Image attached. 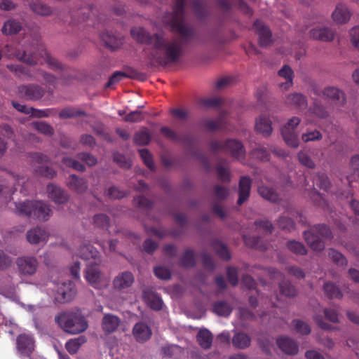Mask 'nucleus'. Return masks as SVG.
I'll return each mask as SVG.
<instances>
[{"label": "nucleus", "mask_w": 359, "mask_h": 359, "mask_svg": "<svg viewBox=\"0 0 359 359\" xmlns=\"http://www.w3.org/2000/svg\"><path fill=\"white\" fill-rule=\"evenodd\" d=\"M184 5L185 0H175L173 12L164 17V22L182 39H165L161 34H151L142 27L130 29L131 36L137 43L152 45L150 57L160 65L177 62L184 55V43L189 42L194 35L193 29L184 22Z\"/></svg>", "instance_id": "1"}, {"label": "nucleus", "mask_w": 359, "mask_h": 359, "mask_svg": "<svg viewBox=\"0 0 359 359\" xmlns=\"http://www.w3.org/2000/svg\"><path fill=\"white\" fill-rule=\"evenodd\" d=\"M55 323L62 330L71 334L85 332L88 324L85 317L76 312H62L55 317Z\"/></svg>", "instance_id": "2"}, {"label": "nucleus", "mask_w": 359, "mask_h": 359, "mask_svg": "<svg viewBox=\"0 0 359 359\" xmlns=\"http://www.w3.org/2000/svg\"><path fill=\"white\" fill-rule=\"evenodd\" d=\"M303 236L309 248L316 252H322L325 249V244L323 239L333 238L330 228L325 224L311 226L309 230L303 232Z\"/></svg>", "instance_id": "3"}, {"label": "nucleus", "mask_w": 359, "mask_h": 359, "mask_svg": "<svg viewBox=\"0 0 359 359\" xmlns=\"http://www.w3.org/2000/svg\"><path fill=\"white\" fill-rule=\"evenodd\" d=\"M84 277L88 283L96 290H103L108 285L109 280L104 276L99 266L95 263L87 265Z\"/></svg>", "instance_id": "4"}, {"label": "nucleus", "mask_w": 359, "mask_h": 359, "mask_svg": "<svg viewBox=\"0 0 359 359\" xmlns=\"http://www.w3.org/2000/svg\"><path fill=\"white\" fill-rule=\"evenodd\" d=\"M20 97L28 101H39L46 95V89L37 83L21 84L17 88Z\"/></svg>", "instance_id": "5"}, {"label": "nucleus", "mask_w": 359, "mask_h": 359, "mask_svg": "<svg viewBox=\"0 0 359 359\" xmlns=\"http://www.w3.org/2000/svg\"><path fill=\"white\" fill-rule=\"evenodd\" d=\"M16 265L20 275L23 276H31L34 275L37 271L39 262L36 257L25 255L17 258Z\"/></svg>", "instance_id": "6"}, {"label": "nucleus", "mask_w": 359, "mask_h": 359, "mask_svg": "<svg viewBox=\"0 0 359 359\" xmlns=\"http://www.w3.org/2000/svg\"><path fill=\"white\" fill-rule=\"evenodd\" d=\"M76 293V285L73 282L62 283L57 289L55 299L58 303H67L74 299Z\"/></svg>", "instance_id": "7"}, {"label": "nucleus", "mask_w": 359, "mask_h": 359, "mask_svg": "<svg viewBox=\"0 0 359 359\" xmlns=\"http://www.w3.org/2000/svg\"><path fill=\"white\" fill-rule=\"evenodd\" d=\"M321 95L324 99L331 100L339 107H344L346 104V95L345 93L334 86H327L321 90Z\"/></svg>", "instance_id": "8"}, {"label": "nucleus", "mask_w": 359, "mask_h": 359, "mask_svg": "<svg viewBox=\"0 0 359 359\" xmlns=\"http://www.w3.org/2000/svg\"><path fill=\"white\" fill-rule=\"evenodd\" d=\"M31 217L43 222L48 221L53 211L50 205L42 201H32Z\"/></svg>", "instance_id": "9"}, {"label": "nucleus", "mask_w": 359, "mask_h": 359, "mask_svg": "<svg viewBox=\"0 0 359 359\" xmlns=\"http://www.w3.org/2000/svg\"><path fill=\"white\" fill-rule=\"evenodd\" d=\"M135 281V277L130 271H123L116 276L112 285L115 290L123 291L130 287Z\"/></svg>", "instance_id": "10"}, {"label": "nucleus", "mask_w": 359, "mask_h": 359, "mask_svg": "<svg viewBox=\"0 0 359 359\" xmlns=\"http://www.w3.org/2000/svg\"><path fill=\"white\" fill-rule=\"evenodd\" d=\"M28 6L34 14L39 16L48 17L55 13V9L41 0H29Z\"/></svg>", "instance_id": "11"}, {"label": "nucleus", "mask_w": 359, "mask_h": 359, "mask_svg": "<svg viewBox=\"0 0 359 359\" xmlns=\"http://www.w3.org/2000/svg\"><path fill=\"white\" fill-rule=\"evenodd\" d=\"M255 29L259 35V44L262 48H266L273 43L272 34L269 28L261 21L257 20L254 23Z\"/></svg>", "instance_id": "12"}, {"label": "nucleus", "mask_w": 359, "mask_h": 359, "mask_svg": "<svg viewBox=\"0 0 359 359\" xmlns=\"http://www.w3.org/2000/svg\"><path fill=\"white\" fill-rule=\"evenodd\" d=\"M67 187L76 194H83L88 189V182L83 177H80L74 174L68 177Z\"/></svg>", "instance_id": "13"}, {"label": "nucleus", "mask_w": 359, "mask_h": 359, "mask_svg": "<svg viewBox=\"0 0 359 359\" xmlns=\"http://www.w3.org/2000/svg\"><path fill=\"white\" fill-rule=\"evenodd\" d=\"M285 103L296 109L305 110L308 106L306 97L301 93H291L286 95Z\"/></svg>", "instance_id": "14"}, {"label": "nucleus", "mask_w": 359, "mask_h": 359, "mask_svg": "<svg viewBox=\"0 0 359 359\" xmlns=\"http://www.w3.org/2000/svg\"><path fill=\"white\" fill-rule=\"evenodd\" d=\"M310 38L323 42H330L334 38V32L329 27L317 26L309 31Z\"/></svg>", "instance_id": "15"}, {"label": "nucleus", "mask_w": 359, "mask_h": 359, "mask_svg": "<svg viewBox=\"0 0 359 359\" xmlns=\"http://www.w3.org/2000/svg\"><path fill=\"white\" fill-rule=\"evenodd\" d=\"M47 191L49 198L57 204H65L69 201V195L67 191L55 184H48Z\"/></svg>", "instance_id": "16"}, {"label": "nucleus", "mask_w": 359, "mask_h": 359, "mask_svg": "<svg viewBox=\"0 0 359 359\" xmlns=\"http://www.w3.org/2000/svg\"><path fill=\"white\" fill-rule=\"evenodd\" d=\"M252 180L248 176H243L239 180L238 184V198L237 204L241 205L247 201L250 197Z\"/></svg>", "instance_id": "17"}, {"label": "nucleus", "mask_w": 359, "mask_h": 359, "mask_svg": "<svg viewBox=\"0 0 359 359\" xmlns=\"http://www.w3.org/2000/svg\"><path fill=\"white\" fill-rule=\"evenodd\" d=\"M133 334L137 342L143 343L151 338L152 332L147 324L138 322L133 328Z\"/></svg>", "instance_id": "18"}, {"label": "nucleus", "mask_w": 359, "mask_h": 359, "mask_svg": "<svg viewBox=\"0 0 359 359\" xmlns=\"http://www.w3.org/2000/svg\"><path fill=\"white\" fill-rule=\"evenodd\" d=\"M120 322L118 316L111 313L104 314L101 322L102 331L106 334L114 332L118 329Z\"/></svg>", "instance_id": "19"}, {"label": "nucleus", "mask_w": 359, "mask_h": 359, "mask_svg": "<svg viewBox=\"0 0 359 359\" xmlns=\"http://www.w3.org/2000/svg\"><path fill=\"white\" fill-rule=\"evenodd\" d=\"M278 348L287 355H295L299 351V346L295 341L287 337H279L276 340Z\"/></svg>", "instance_id": "20"}, {"label": "nucleus", "mask_w": 359, "mask_h": 359, "mask_svg": "<svg viewBox=\"0 0 359 359\" xmlns=\"http://www.w3.org/2000/svg\"><path fill=\"white\" fill-rule=\"evenodd\" d=\"M48 237V234L45 229L36 226L27 231L26 238L31 245H37L41 242L46 241Z\"/></svg>", "instance_id": "21"}, {"label": "nucleus", "mask_w": 359, "mask_h": 359, "mask_svg": "<svg viewBox=\"0 0 359 359\" xmlns=\"http://www.w3.org/2000/svg\"><path fill=\"white\" fill-rule=\"evenodd\" d=\"M224 152H229L232 156L239 158L244 155L245 149L241 142L237 140H227L224 142Z\"/></svg>", "instance_id": "22"}, {"label": "nucleus", "mask_w": 359, "mask_h": 359, "mask_svg": "<svg viewBox=\"0 0 359 359\" xmlns=\"http://www.w3.org/2000/svg\"><path fill=\"white\" fill-rule=\"evenodd\" d=\"M161 133L168 140L174 142H180L189 144L191 142V137L189 135H180L168 127L163 126L161 128Z\"/></svg>", "instance_id": "23"}, {"label": "nucleus", "mask_w": 359, "mask_h": 359, "mask_svg": "<svg viewBox=\"0 0 359 359\" xmlns=\"http://www.w3.org/2000/svg\"><path fill=\"white\" fill-rule=\"evenodd\" d=\"M258 193L264 200L277 203L281 201L280 194L272 187L261 185L258 187Z\"/></svg>", "instance_id": "24"}, {"label": "nucleus", "mask_w": 359, "mask_h": 359, "mask_svg": "<svg viewBox=\"0 0 359 359\" xmlns=\"http://www.w3.org/2000/svg\"><path fill=\"white\" fill-rule=\"evenodd\" d=\"M142 297L151 309L159 311L163 308V301L157 293L150 290H145L143 291Z\"/></svg>", "instance_id": "25"}, {"label": "nucleus", "mask_w": 359, "mask_h": 359, "mask_svg": "<svg viewBox=\"0 0 359 359\" xmlns=\"http://www.w3.org/2000/svg\"><path fill=\"white\" fill-rule=\"evenodd\" d=\"M332 16L334 22L343 24L349 20L351 18V12L346 5L344 4H339L337 5Z\"/></svg>", "instance_id": "26"}, {"label": "nucleus", "mask_w": 359, "mask_h": 359, "mask_svg": "<svg viewBox=\"0 0 359 359\" xmlns=\"http://www.w3.org/2000/svg\"><path fill=\"white\" fill-rule=\"evenodd\" d=\"M17 348L25 354H29L34 351V341L27 334H20L17 338Z\"/></svg>", "instance_id": "27"}, {"label": "nucleus", "mask_w": 359, "mask_h": 359, "mask_svg": "<svg viewBox=\"0 0 359 359\" xmlns=\"http://www.w3.org/2000/svg\"><path fill=\"white\" fill-rule=\"evenodd\" d=\"M40 55L41 57H44L45 62L50 69L60 72L67 70L68 68L65 65L53 57L50 53H47L46 50H42Z\"/></svg>", "instance_id": "28"}, {"label": "nucleus", "mask_w": 359, "mask_h": 359, "mask_svg": "<svg viewBox=\"0 0 359 359\" xmlns=\"http://www.w3.org/2000/svg\"><path fill=\"white\" fill-rule=\"evenodd\" d=\"M100 37L104 45L112 50L118 48L122 44V40L120 37L108 31L103 32Z\"/></svg>", "instance_id": "29"}, {"label": "nucleus", "mask_w": 359, "mask_h": 359, "mask_svg": "<svg viewBox=\"0 0 359 359\" xmlns=\"http://www.w3.org/2000/svg\"><path fill=\"white\" fill-rule=\"evenodd\" d=\"M81 116L86 117L88 114L84 110L74 107H65L59 113V117L61 119L74 118Z\"/></svg>", "instance_id": "30"}, {"label": "nucleus", "mask_w": 359, "mask_h": 359, "mask_svg": "<svg viewBox=\"0 0 359 359\" xmlns=\"http://www.w3.org/2000/svg\"><path fill=\"white\" fill-rule=\"evenodd\" d=\"M126 77L132 79L138 78V73L135 70H130L128 73L120 71L115 72L110 76L108 82L105 85V87L110 88L111 86L118 83L121 80Z\"/></svg>", "instance_id": "31"}, {"label": "nucleus", "mask_w": 359, "mask_h": 359, "mask_svg": "<svg viewBox=\"0 0 359 359\" xmlns=\"http://www.w3.org/2000/svg\"><path fill=\"white\" fill-rule=\"evenodd\" d=\"M16 58L30 66H35L38 62V56L36 53H27L25 50H18L15 53Z\"/></svg>", "instance_id": "32"}, {"label": "nucleus", "mask_w": 359, "mask_h": 359, "mask_svg": "<svg viewBox=\"0 0 359 359\" xmlns=\"http://www.w3.org/2000/svg\"><path fill=\"white\" fill-rule=\"evenodd\" d=\"M255 129L264 136L268 137L272 133L271 122L268 118L260 116L256 121Z\"/></svg>", "instance_id": "33"}, {"label": "nucleus", "mask_w": 359, "mask_h": 359, "mask_svg": "<svg viewBox=\"0 0 359 359\" xmlns=\"http://www.w3.org/2000/svg\"><path fill=\"white\" fill-rule=\"evenodd\" d=\"M15 208L13 212L20 216H26L31 217L32 201L27 200L25 201L14 202Z\"/></svg>", "instance_id": "34"}, {"label": "nucleus", "mask_w": 359, "mask_h": 359, "mask_svg": "<svg viewBox=\"0 0 359 359\" xmlns=\"http://www.w3.org/2000/svg\"><path fill=\"white\" fill-rule=\"evenodd\" d=\"M196 264L195 252L192 249H187L180 258V265L184 268H192Z\"/></svg>", "instance_id": "35"}, {"label": "nucleus", "mask_w": 359, "mask_h": 359, "mask_svg": "<svg viewBox=\"0 0 359 359\" xmlns=\"http://www.w3.org/2000/svg\"><path fill=\"white\" fill-rule=\"evenodd\" d=\"M198 344L205 349L211 347L212 343V334L207 329L200 330L196 336Z\"/></svg>", "instance_id": "36"}, {"label": "nucleus", "mask_w": 359, "mask_h": 359, "mask_svg": "<svg viewBox=\"0 0 359 359\" xmlns=\"http://www.w3.org/2000/svg\"><path fill=\"white\" fill-rule=\"evenodd\" d=\"M211 246L216 254L223 260L229 261L231 256L227 246L218 240L212 242Z\"/></svg>", "instance_id": "37"}, {"label": "nucleus", "mask_w": 359, "mask_h": 359, "mask_svg": "<svg viewBox=\"0 0 359 359\" xmlns=\"http://www.w3.org/2000/svg\"><path fill=\"white\" fill-rule=\"evenodd\" d=\"M251 338L245 333H236L232 339L233 345L239 349H245L250 346Z\"/></svg>", "instance_id": "38"}, {"label": "nucleus", "mask_w": 359, "mask_h": 359, "mask_svg": "<svg viewBox=\"0 0 359 359\" xmlns=\"http://www.w3.org/2000/svg\"><path fill=\"white\" fill-rule=\"evenodd\" d=\"M281 133L285 142L290 147L297 148L299 146L298 135L294 130L282 128Z\"/></svg>", "instance_id": "39"}, {"label": "nucleus", "mask_w": 359, "mask_h": 359, "mask_svg": "<svg viewBox=\"0 0 359 359\" xmlns=\"http://www.w3.org/2000/svg\"><path fill=\"white\" fill-rule=\"evenodd\" d=\"M328 257L339 267L345 268L348 265L346 257L341 252L334 248L328 250Z\"/></svg>", "instance_id": "40"}, {"label": "nucleus", "mask_w": 359, "mask_h": 359, "mask_svg": "<svg viewBox=\"0 0 359 359\" xmlns=\"http://www.w3.org/2000/svg\"><path fill=\"white\" fill-rule=\"evenodd\" d=\"M22 29L20 22L15 20L6 21L1 28V32L5 35H13L18 34Z\"/></svg>", "instance_id": "41"}, {"label": "nucleus", "mask_w": 359, "mask_h": 359, "mask_svg": "<svg viewBox=\"0 0 359 359\" xmlns=\"http://www.w3.org/2000/svg\"><path fill=\"white\" fill-rule=\"evenodd\" d=\"M323 290L329 299H341L343 297L339 287L332 282L325 283L323 285Z\"/></svg>", "instance_id": "42"}, {"label": "nucleus", "mask_w": 359, "mask_h": 359, "mask_svg": "<svg viewBox=\"0 0 359 359\" xmlns=\"http://www.w3.org/2000/svg\"><path fill=\"white\" fill-rule=\"evenodd\" d=\"M151 136L147 128H142L134 135V142L140 146L147 145L149 143Z\"/></svg>", "instance_id": "43"}, {"label": "nucleus", "mask_w": 359, "mask_h": 359, "mask_svg": "<svg viewBox=\"0 0 359 359\" xmlns=\"http://www.w3.org/2000/svg\"><path fill=\"white\" fill-rule=\"evenodd\" d=\"M86 338L83 336L69 339L65 344V348L72 355L76 353L81 346L86 342Z\"/></svg>", "instance_id": "44"}, {"label": "nucleus", "mask_w": 359, "mask_h": 359, "mask_svg": "<svg viewBox=\"0 0 359 359\" xmlns=\"http://www.w3.org/2000/svg\"><path fill=\"white\" fill-rule=\"evenodd\" d=\"M130 192L128 191L122 190L119 187L116 186H111L106 191L105 194L110 199L113 200H119L124 197H126L129 195Z\"/></svg>", "instance_id": "45"}, {"label": "nucleus", "mask_w": 359, "mask_h": 359, "mask_svg": "<svg viewBox=\"0 0 359 359\" xmlns=\"http://www.w3.org/2000/svg\"><path fill=\"white\" fill-rule=\"evenodd\" d=\"M279 288L280 293L286 297L292 298L297 294L295 287L287 280H283L280 283Z\"/></svg>", "instance_id": "46"}, {"label": "nucleus", "mask_w": 359, "mask_h": 359, "mask_svg": "<svg viewBox=\"0 0 359 359\" xmlns=\"http://www.w3.org/2000/svg\"><path fill=\"white\" fill-rule=\"evenodd\" d=\"M32 126L34 130L43 135L52 136L54 134L53 128L45 121H34L32 123Z\"/></svg>", "instance_id": "47"}, {"label": "nucleus", "mask_w": 359, "mask_h": 359, "mask_svg": "<svg viewBox=\"0 0 359 359\" xmlns=\"http://www.w3.org/2000/svg\"><path fill=\"white\" fill-rule=\"evenodd\" d=\"M286 247L291 252L297 255H306L308 252L302 243L296 241L287 242Z\"/></svg>", "instance_id": "48"}, {"label": "nucleus", "mask_w": 359, "mask_h": 359, "mask_svg": "<svg viewBox=\"0 0 359 359\" xmlns=\"http://www.w3.org/2000/svg\"><path fill=\"white\" fill-rule=\"evenodd\" d=\"M231 311L230 305L226 302H217L214 304L213 311L218 316H227Z\"/></svg>", "instance_id": "49"}, {"label": "nucleus", "mask_w": 359, "mask_h": 359, "mask_svg": "<svg viewBox=\"0 0 359 359\" xmlns=\"http://www.w3.org/2000/svg\"><path fill=\"white\" fill-rule=\"evenodd\" d=\"M34 171L37 175L48 179H53L57 175V172L52 167L48 165H39Z\"/></svg>", "instance_id": "50"}, {"label": "nucleus", "mask_w": 359, "mask_h": 359, "mask_svg": "<svg viewBox=\"0 0 359 359\" xmlns=\"http://www.w3.org/2000/svg\"><path fill=\"white\" fill-rule=\"evenodd\" d=\"M292 325L295 331L300 334L308 335L311 333V329L310 326L303 320L294 319L292 321Z\"/></svg>", "instance_id": "51"}, {"label": "nucleus", "mask_w": 359, "mask_h": 359, "mask_svg": "<svg viewBox=\"0 0 359 359\" xmlns=\"http://www.w3.org/2000/svg\"><path fill=\"white\" fill-rule=\"evenodd\" d=\"M243 240L245 241V243L246 245L258 249L260 250H265L266 249V247L264 244H263L261 241L260 238L258 236H243Z\"/></svg>", "instance_id": "52"}, {"label": "nucleus", "mask_w": 359, "mask_h": 359, "mask_svg": "<svg viewBox=\"0 0 359 359\" xmlns=\"http://www.w3.org/2000/svg\"><path fill=\"white\" fill-rule=\"evenodd\" d=\"M93 224L100 229H106L109 225V217L103 213L94 215L93 219Z\"/></svg>", "instance_id": "53"}, {"label": "nucleus", "mask_w": 359, "mask_h": 359, "mask_svg": "<svg viewBox=\"0 0 359 359\" xmlns=\"http://www.w3.org/2000/svg\"><path fill=\"white\" fill-rule=\"evenodd\" d=\"M62 162L67 167L72 168L79 172H85L86 167L83 164L80 163L78 160L74 159L70 157H64L62 159Z\"/></svg>", "instance_id": "54"}, {"label": "nucleus", "mask_w": 359, "mask_h": 359, "mask_svg": "<svg viewBox=\"0 0 359 359\" xmlns=\"http://www.w3.org/2000/svg\"><path fill=\"white\" fill-rule=\"evenodd\" d=\"M278 75L285 78L287 82L285 83V88H289L292 85L293 71L292 68L287 65H285L278 72Z\"/></svg>", "instance_id": "55"}, {"label": "nucleus", "mask_w": 359, "mask_h": 359, "mask_svg": "<svg viewBox=\"0 0 359 359\" xmlns=\"http://www.w3.org/2000/svg\"><path fill=\"white\" fill-rule=\"evenodd\" d=\"M297 158L299 162L304 166L309 168L314 169L316 168V163L311 159L309 154L303 151H300L297 154Z\"/></svg>", "instance_id": "56"}, {"label": "nucleus", "mask_w": 359, "mask_h": 359, "mask_svg": "<svg viewBox=\"0 0 359 359\" xmlns=\"http://www.w3.org/2000/svg\"><path fill=\"white\" fill-rule=\"evenodd\" d=\"M76 158L83 161L89 167H93L97 163V158L87 152H81L76 154Z\"/></svg>", "instance_id": "57"}, {"label": "nucleus", "mask_w": 359, "mask_h": 359, "mask_svg": "<svg viewBox=\"0 0 359 359\" xmlns=\"http://www.w3.org/2000/svg\"><path fill=\"white\" fill-rule=\"evenodd\" d=\"M277 225L279 228L286 231H291L294 228L293 220L286 216H280L277 221Z\"/></svg>", "instance_id": "58"}, {"label": "nucleus", "mask_w": 359, "mask_h": 359, "mask_svg": "<svg viewBox=\"0 0 359 359\" xmlns=\"http://www.w3.org/2000/svg\"><path fill=\"white\" fill-rule=\"evenodd\" d=\"M7 69L13 72L16 76H29V70L21 65L10 64L6 65Z\"/></svg>", "instance_id": "59"}, {"label": "nucleus", "mask_w": 359, "mask_h": 359, "mask_svg": "<svg viewBox=\"0 0 359 359\" xmlns=\"http://www.w3.org/2000/svg\"><path fill=\"white\" fill-rule=\"evenodd\" d=\"M140 155L145 165L151 170H154L155 166L153 162L152 156L147 149L139 150Z\"/></svg>", "instance_id": "60"}, {"label": "nucleus", "mask_w": 359, "mask_h": 359, "mask_svg": "<svg viewBox=\"0 0 359 359\" xmlns=\"http://www.w3.org/2000/svg\"><path fill=\"white\" fill-rule=\"evenodd\" d=\"M316 184L320 189L327 190L331 187V182L328 177L324 173L316 174Z\"/></svg>", "instance_id": "61"}, {"label": "nucleus", "mask_w": 359, "mask_h": 359, "mask_svg": "<svg viewBox=\"0 0 359 359\" xmlns=\"http://www.w3.org/2000/svg\"><path fill=\"white\" fill-rule=\"evenodd\" d=\"M322 138L323 135L318 130L308 131L302 135V139L304 142L320 140Z\"/></svg>", "instance_id": "62"}, {"label": "nucleus", "mask_w": 359, "mask_h": 359, "mask_svg": "<svg viewBox=\"0 0 359 359\" xmlns=\"http://www.w3.org/2000/svg\"><path fill=\"white\" fill-rule=\"evenodd\" d=\"M133 203L135 206L141 208L150 209L153 206V203L144 196L135 197Z\"/></svg>", "instance_id": "63"}, {"label": "nucleus", "mask_w": 359, "mask_h": 359, "mask_svg": "<svg viewBox=\"0 0 359 359\" xmlns=\"http://www.w3.org/2000/svg\"><path fill=\"white\" fill-rule=\"evenodd\" d=\"M313 114L320 118H326L330 114L326 107L319 102H315L313 109Z\"/></svg>", "instance_id": "64"}]
</instances>
